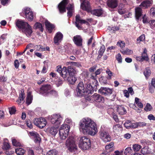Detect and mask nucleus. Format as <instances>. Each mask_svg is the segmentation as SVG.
<instances>
[{
    "label": "nucleus",
    "mask_w": 155,
    "mask_h": 155,
    "mask_svg": "<svg viewBox=\"0 0 155 155\" xmlns=\"http://www.w3.org/2000/svg\"><path fill=\"white\" fill-rule=\"evenodd\" d=\"M75 18V25L79 30L82 29V27L81 25V24H85L87 25L88 24V23L87 21L81 19L80 16L79 15H76Z\"/></svg>",
    "instance_id": "4468645a"
},
{
    "label": "nucleus",
    "mask_w": 155,
    "mask_h": 155,
    "mask_svg": "<svg viewBox=\"0 0 155 155\" xmlns=\"http://www.w3.org/2000/svg\"><path fill=\"white\" fill-rule=\"evenodd\" d=\"M145 40V36L143 34L140 36L137 39V43H140L141 41H143Z\"/></svg>",
    "instance_id": "09e8293b"
},
{
    "label": "nucleus",
    "mask_w": 155,
    "mask_h": 155,
    "mask_svg": "<svg viewBox=\"0 0 155 155\" xmlns=\"http://www.w3.org/2000/svg\"><path fill=\"white\" fill-rule=\"evenodd\" d=\"M68 2V0H63L58 5V8L60 13H63L66 12L65 7Z\"/></svg>",
    "instance_id": "f3484780"
},
{
    "label": "nucleus",
    "mask_w": 155,
    "mask_h": 155,
    "mask_svg": "<svg viewBox=\"0 0 155 155\" xmlns=\"http://www.w3.org/2000/svg\"><path fill=\"white\" fill-rule=\"evenodd\" d=\"M25 124L28 128L31 129L33 127V125L31 121L29 119L26 120L25 121Z\"/></svg>",
    "instance_id": "5fc2aeb1"
},
{
    "label": "nucleus",
    "mask_w": 155,
    "mask_h": 155,
    "mask_svg": "<svg viewBox=\"0 0 155 155\" xmlns=\"http://www.w3.org/2000/svg\"><path fill=\"white\" fill-rule=\"evenodd\" d=\"M28 134L29 136H32L34 138L39 134L37 132L34 131L28 132Z\"/></svg>",
    "instance_id": "864d4df0"
},
{
    "label": "nucleus",
    "mask_w": 155,
    "mask_h": 155,
    "mask_svg": "<svg viewBox=\"0 0 155 155\" xmlns=\"http://www.w3.org/2000/svg\"><path fill=\"white\" fill-rule=\"evenodd\" d=\"M132 148L134 151L137 152L141 148L142 146L138 144H135L133 145Z\"/></svg>",
    "instance_id": "37998d69"
},
{
    "label": "nucleus",
    "mask_w": 155,
    "mask_h": 155,
    "mask_svg": "<svg viewBox=\"0 0 155 155\" xmlns=\"http://www.w3.org/2000/svg\"><path fill=\"white\" fill-rule=\"evenodd\" d=\"M115 57L119 63L122 62V58L120 54L118 53L116 55Z\"/></svg>",
    "instance_id": "6e6d98bb"
},
{
    "label": "nucleus",
    "mask_w": 155,
    "mask_h": 155,
    "mask_svg": "<svg viewBox=\"0 0 155 155\" xmlns=\"http://www.w3.org/2000/svg\"><path fill=\"white\" fill-rule=\"evenodd\" d=\"M146 78H147L150 75L151 71L150 69L148 68H146L143 72Z\"/></svg>",
    "instance_id": "a18cd8bd"
},
{
    "label": "nucleus",
    "mask_w": 155,
    "mask_h": 155,
    "mask_svg": "<svg viewBox=\"0 0 155 155\" xmlns=\"http://www.w3.org/2000/svg\"><path fill=\"white\" fill-rule=\"evenodd\" d=\"M147 118L150 120H155V117L152 114L149 115Z\"/></svg>",
    "instance_id": "774afa93"
},
{
    "label": "nucleus",
    "mask_w": 155,
    "mask_h": 155,
    "mask_svg": "<svg viewBox=\"0 0 155 155\" xmlns=\"http://www.w3.org/2000/svg\"><path fill=\"white\" fill-rule=\"evenodd\" d=\"M120 52L123 54L131 55L133 54V50L126 48L125 50H124L122 49L120 50Z\"/></svg>",
    "instance_id": "72a5a7b5"
},
{
    "label": "nucleus",
    "mask_w": 155,
    "mask_h": 155,
    "mask_svg": "<svg viewBox=\"0 0 155 155\" xmlns=\"http://www.w3.org/2000/svg\"><path fill=\"white\" fill-rule=\"evenodd\" d=\"M73 41L77 46H80L82 45V39L80 35H76L74 36Z\"/></svg>",
    "instance_id": "6ab92c4d"
},
{
    "label": "nucleus",
    "mask_w": 155,
    "mask_h": 155,
    "mask_svg": "<svg viewBox=\"0 0 155 155\" xmlns=\"http://www.w3.org/2000/svg\"><path fill=\"white\" fill-rule=\"evenodd\" d=\"M114 145V143L113 142H111L109 144L106 145L105 147V148L106 150L109 149L110 148L112 147Z\"/></svg>",
    "instance_id": "69168bd1"
},
{
    "label": "nucleus",
    "mask_w": 155,
    "mask_h": 155,
    "mask_svg": "<svg viewBox=\"0 0 155 155\" xmlns=\"http://www.w3.org/2000/svg\"><path fill=\"white\" fill-rule=\"evenodd\" d=\"M23 12L25 14V18L28 20L31 21L33 20L35 15L30 8H24Z\"/></svg>",
    "instance_id": "f8f14e48"
},
{
    "label": "nucleus",
    "mask_w": 155,
    "mask_h": 155,
    "mask_svg": "<svg viewBox=\"0 0 155 155\" xmlns=\"http://www.w3.org/2000/svg\"><path fill=\"white\" fill-rule=\"evenodd\" d=\"M91 12L95 15L99 16L103 13V11L101 9H94L91 11Z\"/></svg>",
    "instance_id": "2f4dec72"
},
{
    "label": "nucleus",
    "mask_w": 155,
    "mask_h": 155,
    "mask_svg": "<svg viewBox=\"0 0 155 155\" xmlns=\"http://www.w3.org/2000/svg\"><path fill=\"white\" fill-rule=\"evenodd\" d=\"M32 96L31 95V93L30 92H28L26 98V103L28 105L30 104L32 102Z\"/></svg>",
    "instance_id": "e433bc0d"
},
{
    "label": "nucleus",
    "mask_w": 155,
    "mask_h": 155,
    "mask_svg": "<svg viewBox=\"0 0 155 155\" xmlns=\"http://www.w3.org/2000/svg\"><path fill=\"white\" fill-rule=\"evenodd\" d=\"M46 155H58V153L56 150H52L48 151Z\"/></svg>",
    "instance_id": "c03bdc74"
},
{
    "label": "nucleus",
    "mask_w": 155,
    "mask_h": 155,
    "mask_svg": "<svg viewBox=\"0 0 155 155\" xmlns=\"http://www.w3.org/2000/svg\"><path fill=\"white\" fill-rule=\"evenodd\" d=\"M46 119L43 117H40L35 119L34 124L40 128H42L45 126L47 124Z\"/></svg>",
    "instance_id": "1a4fd4ad"
},
{
    "label": "nucleus",
    "mask_w": 155,
    "mask_h": 155,
    "mask_svg": "<svg viewBox=\"0 0 155 155\" xmlns=\"http://www.w3.org/2000/svg\"><path fill=\"white\" fill-rule=\"evenodd\" d=\"M58 127H50L48 129L49 133L52 135H55L58 132Z\"/></svg>",
    "instance_id": "473e14b6"
},
{
    "label": "nucleus",
    "mask_w": 155,
    "mask_h": 155,
    "mask_svg": "<svg viewBox=\"0 0 155 155\" xmlns=\"http://www.w3.org/2000/svg\"><path fill=\"white\" fill-rule=\"evenodd\" d=\"M107 74L108 75L107 78L109 79H110L111 78V77L113 75L112 72L109 69L107 70L106 71Z\"/></svg>",
    "instance_id": "bf43d9fd"
},
{
    "label": "nucleus",
    "mask_w": 155,
    "mask_h": 155,
    "mask_svg": "<svg viewBox=\"0 0 155 155\" xmlns=\"http://www.w3.org/2000/svg\"><path fill=\"white\" fill-rule=\"evenodd\" d=\"M70 68H73L69 66L68 68L66 67H64L62 68V71L60 75L64 78H65L69 75V70Z\"/></svg>",
    "instance_id": "aec40b11"
},
{
    "label": "nucleus",
    "mask_w": 155,
    "mask_h": 155,
    "mask_svg": "<svg viewBox=\"0 0 155 155\" xmlns=\"http://www.w3.org/2000/svg\"><path fill=\"white\" fill-rule=\"evenodd\" d=\"M152 107L149 103H147L144 109L146 111H150L151 110Z\"/></svg>",
    "instance_id": "4d7b16f0"
},
{
    "label": "nucleus",
    "mask_w": 155,
    "mask_h": 155,
    "mask_svg": "<svg viewBox=\"0 0 155 155\" xmlns=\"http://www.w3.org/2000/svg\"><path fill=\"white\" fill-rule=\"evenodd\" d=\"M34 28L36 29H38L40 31L42 32L44 29L41 24L39 22H36L34 26Z\"/></svg>",
    "instance_id": "58836bf2"
},
{
    "label": "nucleus",
    "mask_w": 155,
    "mask_h": 155,
    "mask_svg": "<svg viewBox=\"0 0 155 155\" xmlns=\"http://www.w3.org/2000/svg\"><path fill=\"white\" fill-rule=\"evenodd\" d=\"M70 126L66 124H63L61 126L59 131L60 137L61 139L65 140L68 137Z\"/></svg>",
    "instance_id": "39448f33"
},
{
    "label": "nucleus",
    "mask_w": 155,
    "mask_h": 155,
    "mask_svg": "<svg viewBox=\"0 0 155 155\" xmlns=\"http://www.w3.org/2000/svg\"><path fill=\"white\" fill-rule=\"evenodd\" d=\"M147 124L143 122H139L135 123V128H137L139 127H144Z\"/></svg>",
    "instance_id": "a19ab883"
},
{
    "label": "nucleus",
    "mask_w": 155,
    "mask_h": 155,
    "mask_svg": "<svg viewBox=\"0 0 155 155\" xmlns=\"http://www.w3.org/2000/svg\"><path fill=\"white\" fill-rule=\"evenodd\" d=\"M64 122L65 123L69 125L71 124L72 123V120L69 118H66Z\"/></svg>",
    "instance_id": "e2e57ef3"
},
{
    "label": "nucleus",
    "mask_w": 155,
    "mask_h": 155,
    "mask_svg": "<svg viewBox=\"0 0 155 155\" xmlns=\"http://www.w3.org/2000/svg\"><path fill=\"white\" fill-rule=\"evenodd\" d=\"M113 107H110V108H109L108 109L107 111V113L110 115H112L115 114Z\"/></svg>",
    "instance_id": "3c124183"
},
{
    "label": "nucleus",
    "mask_w": 155,
    "mask_h": 155,
    "mask_svg": "<svg viewBox=\"0 0 155 155\" xmlns=\"http://www.w3.org/2000/svg\"><path fill=\"white\" fill-rule=\"evenodd\" d=\"M67 9L68 10V17H70L72 16L73 13L74 11L73 4H69L68 5Z\"/></svg>",
    "instance_id": "b1692460"
},
{
    "label": "nucleus",
    "mask_w": 155,
    "mask_h": 155,
    "mask_svg": "<svg viewBox=\"0 0 155 155\" xmlns=\"http://www.w3.org/2000/svg\"><path fill=\"white\" fill-rule=\"evenodd\" d=\"M50 118L51 123L57 127L59 126L63 120L62 117L59 114H53Z\"/></svg>",
    "instance_id": "423d86ee"
},
{
    "label": "nucleus",
    "mask_w": 155,
    "mask_h": 155,
    "mask_svg": "<svg viewBox=\"0 0 155 155\" xmlns=\"http://www.w3.org/2000/svg\"><path fill=\"white\" fill-rule=\"evenodd\" d=\"M75 139L72 136L70 137L67 139L65 143V145L68 150L70 152H75L78 148L75 143Z\"/></svg>",
    "instance_id": "20e7f679"
},
{
    "label": "nucleus",
    "mask_w": 155,
    "mask_h": 155,
    "mask_svg": "<svg viewBox=\"0 0 155 155\" xmlns=\"http://www.w3.org/2000/svg\"><path fill=\"white\" fill-rule=\"evenodd\" d=\"M9 110L10 114H14L16 111L15 107L14 106L9 107Z\"/></svg>",
    "instance_id": "13d9d810"
},
{
    "label": "nucleus",
    "mask_w": 155,
    "mask_h": 155,
    "mask_svg": "<svg viewBox=\"0 0 155 155\" xmlns=\"http://www.w3.org/2000/svg\"><path fill=\"white\" fill-rule=\"evenodd\" d=\"M107 4L108 6L111 8H115L118 5L117 0H108Z\"/></svg>",
    "instance_id": "4be33fe9"
},
{
    "label": "nucleus",
    "mask_w": 155,
    "mask_h": 155,
    "mask_svg": "<svg viewBox=\"0 0 155 155\" xmlns=\"http://www.w3.org/2000/svg\"><path fill=\"white\" fill-rule=\"evenodd\" d=\"M117 45L120 47V48H121V50H122V49H123L122 48L125 47V44L124 41H119L117 42Z\"/></svg>",
    "instance_id": "603ef678"
},
{
    "label": "nucleus",
    "mask_w": 155,
    "mask_h": 155,
    "mask_svg": "<svg viewBox=\"0 0 155 155\" xmlns=\"http://www.w3.org/2000/svg\"><path fill=\"white\" fill-rule=\"evenodd\" d=\"M152 2V0H146L143 2L140 6L141 8H146L150 6Z\"/></svg>",
    "instance_id": "5701e85b"
},
{
    "label": "nucleus",
    "mask_w": 155,
    "mask_h": 155,
    "mask_svg": "<svg viewBox=\"0 0 155 155\" xmlns=\"http://www.w3.org/2000/svg\"><path fill=\"white\" fill-rule=\"evenodd\" d=\"M24 95L25 94L23 93H21V94L20 95L18 99L16 101L18 104L21 103L22 101H23L25 97Z\"/></svg>",
    "instance_id": "49530a36"
},
{
    "label": "nucleus",
    "mask_w": 155,
    "mask_h": 155,
    "mask_svg": "<svg viewBox=\"0 0 155 155\" xmlns=\"http://www.w3.org/2000/svg\"><path fill=\"white\" fill-rule=\"evenodd\" d=\"M86 100L92 103L94 102H100L103 101L104 99L100 95L97 94H94L91 97H87Z\"/></svg>",
    "instance_id": "9b49d317"
},
{
    "label": "nucleus",
    "mask_w": 155,
    "mask_h": 155,
    "mask_svg": "<svg viewBox=\"0 0 155 155\" xmlns=\"http://www.w3.org/2000/svg\"><path fill=\"white\" fill-rule=\"evenodd\" d=\"M16 25L20 31H22L27 37L30 36L32 31L31 27L27 22L18 20L16 22Z\"/></svg>",
    "instance_id": "f03ea898"
},
{
    "label": "nucleus",
    "mask_w": 155,
    "mask_h": 155,
    "mask_svg": "<svg viewBox=\"0 0 155 155\" xmlns=\"http://www.w3.org/2000/svg\"><path fill=\"white\" fill-rule=\"evenodd\" d=\"M12 141L13 146L16 147L20 146L21 144L19 141L14 138H12Z\"/></svg>",
    "instance_id": "79ce46f5"
},
{
    "label": "nucleus",
    "mask_w": 155,
    "mask_h": 155,
    "mask_svg": "<svg viewBox=\"0 0 155 155\" xmlns=\"http://www.w3.org/2000/svg\"><path fill=\"white\" fill-rule=\"evenodd\" d=\"M127 5H119L118 12L120 15L124 14L128 12V9L127 8Z\"/></svg>",
    "instance_id": "412c9836"
},
{
    "label": "nucleus",
    "mask_w": 155,
    "mask_h": 155,
    "mask_svg": "<svg viewBox=\"0 0 155 155\" xmlns=\"http://www.w3.org/2000/svg\"><path fill=\"white\" fill-rule=\"evenodd\" d=\"M78 145L79 147L82 150H88L91 146L90 139L86 136H82L79 138Z\"/></svg>",
    "instance_id": "7ed1b4c3"
},
{
    "label": "nucleus",
    "mask_w": 155,
    "mask_h": 155,
    "mask_svg": "<svg viewBox=\"0 0 155 155\" xmlns=\"http://www.w3.org/2000/svg\"><path fill=\"white\" fill-rule=\"evenodd\" d=\"M142 22L144 24L149 23V21L148 17L146 15H144L142 17Z\"/></svg>",
    "instance_id": "8fccbe9b"
},
{
    "label": "nucleus",
    "mask_w": 155,
    "mask_h": 155,
    "mask_svg": "<svg viewBox=\"0 0 155 155\" xmlns=\"http://www.w3.org/2000/svg\"><path fill=\"white\" fill-rule=\"evenodd\" d=\"M105 50V46L104 45H102L101 47L100 50L98 51L99 55L98 56L99 58H101L102 56L104 53V52Z\"/></svg>",
    "instance_id": "ea45409f"
},
{
    "label": "nucleus",
    "mask_w": 155,
    "mask_h": 155,
    "mask_svg": "<svg viewBox=\"0 0 155 155\" xmlns=\"http://www.w3.org/2000/svg\"><path fill=\"white\" fill-rule=\"evenodd\" d=\"M135 12L136 18L137 20H139L142 13V10L140 7H138L135 8Z\"/></svg>",
    "instance_id": "c85d7f7f"
},
{
    "label": "nucleus",
    "mask_w": 155,
    "mask_h": 155,
    "mask_svg": "<svg viewBox=\"0 0 155 155\" xmlns=\"http://www.w3.org/2000/svg\"><path fill=\"white\" fill-rule=\"evenodd\" d=\"M63 37V35L60 32H57L54 38V43L57 45H59L62 41Z\"/></svg>",
    "instance_id": "dca6fc26"
},
{
    "label": "nucleus",
    "mask_w": 155,
    "mask_h": 155,
    "mask_svg": "<svg viewBox=\"0 0 155 155\" xmlns=\"http://www.w3.org/2000/svg\"><path fill=\"white\" fill-rule=\"evenodd\" d=\"M80 131L84 135L94 136L98 130L96 124L89 118H84L80 121L79 124Z\"/></svg>",
    "instance_id": "f257e3e1"
},
{
    "label": "nucleus",
    "mask_w": 155,
    "mask_h": 155,
    "mask_svg": "<svg viewBox=\"0 0 155 155\" xmlns=\"http://www.w3.org/2000/svg\"><path fill=\"white\" fill-rule=\"evenodd\" d=\"M15 153L17 155H24L25 152V150L21 147L15 148Z\"/></svg>",
    "instance_id": "7c9ffc66"
},
{
    "label": "nucleus",
    "mask_w": 155,
    "mask_h": 155,
    "mask_svg": "<svg viewBox=\"0 0 155 155\" xmlns=\"http://www.w3.org/2000/svg\"><path fill=\"white\" fill-rule=\"evenodd\" d=\"M124 127L127 129L135 128V123H132L130 120H127L124 124Z\"/></svg>",
    "instance_id": "a878e982"
},
{
    "label": "nucleus",
    "mask_w": 155,
    "mask_h": 155,
    "mask_svg": "<svg viewBox=\"0 0 155 155\" xmlns=\"http://www.w3.org/2000/svg\"><path fill=\"white\" fill-rule=\"evenodd\" d=\"M82 2L81 5V8L83 10L88 12H91V8L89 2L87 0H80Z\"/></svg>",
    "instance_id": "2eb2a0df"
},
{
    "label": "nucleus",
    "mask_w": 155,
    "mask_h": 155,
    "mask_svg": "<svg viewBox=\"0 0 155 155\" xmlns=\"http://www.w3.org/2000/svg\"><path fill=\"white\" fill-rule=\"evenodd\" d=\"M117 112L120 115H124L126 114L127 111L124 107L122 105H117L116 107Z\"/></svg>",
    "instance_id": "393cba45"
},
{
    "label": "nucleus",
    "mask_w": 155,
    "mask_h": 155,
    "mask_svg": "<svg viewBox=\"0 0 155 155\" xmlns=\"http://www.w3.org/2000/svg\"><path fill=\"white\" fill-rule=\"evenodd\" d=\"M141 152L143 155H147L151 153V150L148 147H145L142 149Z\"/></svg>",
    "instance_id": "c756f323"
},
{
    "label": "nucleus",
    "mask_w": 155,
    "mask_h": 155,
    "mask_svg": "<svg viewBox=\"0 0 155 155\" xmlns=\"http://www.w3.org/2000/svg\"><path fill=\"white\" fill-rule=\"evenodd\" d=\"M149 23L150 28L153 30H155V20H150Z\"/></svg>",
    "instance_id": "de8ad7c7"
},
{
    "label": "nucleus",
    "mask_w": 155,
    "mask_h": 155,
    "mask_svg": "<svg viewBox=\"0 0 155 155\" xmlns=\"http://www.w3.org/2000/svg\"><path fill=\"white\" fill-rule=\"evenodd\" d=\"M147 52V49L146 48H145L143 50V52L142 53L141 57L143 61L145 60L147 61H148L149 60V58Z\"/></svg>",
    "instance_id": "c9c22d12"
},
{
    "label": "nucleus",
    "mask_w": 155,
    "mask_h": 155,
    "mask_svg": "<svg viewBox=\"0 0 155 155\" xmlns=\"http://www.w3.org/2000/svg\"><path fill=\"white\" fill-rule=\"evenodd\" d=\"M99 137L105 143L109 142L111 140L110 136L109 133L102 130H101L99 132Z\"/></svg>",
    "instance_id": "6e6552de"
},
{
    "label": "nucleus",
    "mask_w": 155,
    "mask_h": 155,
    "mask_svg": "<svg viewBox=\"0 0 155 155\" xmlns=\"http://www.w3.org/2000/svg\"><path fill=\"white\" fill-rule=\"evenodd\" d=\"M93 90V88L91 84L90 83L87 84L85 90L86 95H88L89 94H91Z\"/></svg>",
    "instance_id": "f704fd0d"
},
{
    "label": "nucleus",
    "mask_w": 155,
    "mask_h": 155,
    "mask_svg": "<svg viewBox=\"0 0 155 155\" xmlns=\"http://www.w3.org/2000/svg\"><path fill=\"white\" fill-rule=\"evenodd\" d=\"M84 88L83 82H80L78 84L76 89L77 95L78 96L81 97L84 95H86Z\"/></svg>",
    "instance_id": "ddd939ff"
},
{
    "label": "nucleus",
    "mask_w": 155,
    "mask_h": 155,
    "mask_svg": "<svg viewBox=\"0 0 155 155\" xmlns=\"http://www.w3.org/2000/svg\"><path fill=\"white\" fill-rule=\"evenodd\" d=\"M132 150L130 147H128L126 148L124 150V153L125 154L127 155L129 153H131Z\"/></svg>",
    "instance_id": "052dcab7"
},
{
    "label": "nucleus",
    "mask_w": 155,
    "mask_h": 155,
    "mask_svg": "<svg viewBox=\"0 0 155 155\" xmlns=\"http://www.w3.org/2000/svg\"><path fill=\"white\" fill-rule=\"evenodd\" d=\"M113 131L116 134H118L122 131L123 128L119 124H117L113 127Z\"/></svg>",
    "instance_id": "bb28decb"
},
{
    "label": "nucleus",
    "mask_w": 155,
    "mask_h": 155,
    "mask_svg": "<svg viewBox=\"0 0 155 155\" xmlns=\"http://www.w3.org/2000/svg\"><path fill=\"white\" fill-rule=\"evenodd\" d=\"M45 24L47 29L48 30L49 33L51 32L55 26L54 25L50 23L48 20H46Z\"/></svg>",
    "instance_id": "cd10ccee"
},
{
    "label": "nucleus",
    "mask_w": 155,
    "mask_h": 155,
    "mask_svg": "<svg viewBox=\"0 0 155 155\" xmlns=\"http://www.w3.org/2000/svg\"><path fill=\"white\" fill-rule=\"evenodd\" d=\"M69 71V76L68 77L67 80L70 84H73L77 80L76 78L74 76L76 71L74 68H70Z\"/></svg>",
    "instance_id": "9d476101"
},
{
    "label": "nucleus",
    "mask_w": 155,
    "mask_h": 155,
    "mask_svg": "<svg viewBox=\"0 0 155 155\" xmlns=\"http://www.w3.org/2000/svg\"><path fill=\"white\" fill-rule=\"evenodd\" d=\"M34 141L36 143H39L41 140V139L40 137L39 134L34 138Z\"/></svg>",
    "instance_id": "0e129e2a"
},
{
    "label": "nucleus",
    "mask_w": 155,
    "mask_h": 155,
    "mask_svg": "<svg viewBox=\"0 0 155 155\" xmlns=\"http://www.w3.org/2000/svg\"><path fill=\"white\" fill-rule=\"evenodd\" d=\"M98 91L102 94L106 95L111 94L112 93L113 89L109 88L103 87H101Z\"/></svg>",
    "instance_id": "a211bd4d"
},
{
    "label": "nucleus",
    "mask_w": 155,
    "mask_h": 155,
    "mask_svg": "<svg viewBox=\"0 0 155 155\" xmlns=\"http://www.w3.org/2000/svg\"><path fill=\"white\" fill-rule=\"evenodd\" d=\"M62 81L59 78L58 79L56 82V84L57 87L60 86L62 84Z\"/></svg>",
    "instance_id": "338daca9"
},
{
    "label": "nucleus",
    "mask_w": 155,
    "mask_h": 155,
    "mask_svg": "<svg viewBox=\"0 0 155 155\" xmlns=\"http://www.w3.org/2000/svg\"><path fill=\"white\" fill-rule=\"evenodd\" d=\"M10 146L8 140L7 139H4L3 143V149L5 150H7L10 148Z\"/></svg>",
    "instance_id": "4c0bfd02"
},
{
    "label": "nucleus",
    "mask_w": 155,
    "mask_h": 155,
    "mask_svg": "<svg viewBox=\"0 0 155 155\" xmlns=\"http://www.w3.org/2000/svg\"><path fill=\"white\" fill-rule=\"evenodd\" d=\"M69 64L76 67H80L81 66V64L79 62H69Z\"/></svg>",
    "instance_id": "680f3d73"
},
{
    "label": "nucleus",
    "mask_w": 155,
    "mask_h": 155,
    "mask_svg": "<svg viewBox=\"0 0 155 155\" xmlns=\"http://www.w3.org/2000/svg\"><path fill=\"white\" fill-rule=\"evenodd\" d=\"M51 89V87L49 85H43L39 89H36V91L39 94L44 96H47L49 94Z\"/></svg>",
    "instance_id": "0eeeda50"
}]
</instances>
